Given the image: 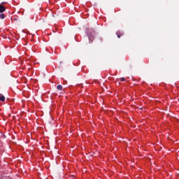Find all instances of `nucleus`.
I'll return each instance as SVG.
<instances>
[{
    "label": "nucleus",
    "instance_id": "obj_5",
    "mask_svg": "<svg viewBox=\"0 0 179 179\" xmlns=\"http://www.w3.org/2000/svg\"><path fill=\"white\" fill-rule=\"evenodd\" d=\"M57 90H62V85H57Z\"/></svg>",
    "mask_w": 179,
    "mask_h": 179
},
{
    "label": "nucleus",
    "instance_id": "obj_9",
    "mask_svg": "<svg viewBox=\"0 0 179 179\" xmlns=\"http://www.w3.org/2000/svg\"><path fill=\"white\" fill-rule=\"evenodd\" d=\"M5 3H6V2L3 1V2L1 3V5H5Z\"/></svg>",
    "mask_w": 179,
    "mask_h": 179
},
{
    "label": "nucleus",
    "instance_id": "obj_8",
    "mask_svg": "<svg viewBox=\"0 0 179 179\" xmlns=\"http://www.w3.org/2000/svg\"><path fill=\"white\" fill-rule=\"evenodd\" d=\"M89 40H90V41H93V38L90 36H89Z\"/></svg>",
    "mask_w": 179,
    "mask_h": 179
},
{
    "label": "nucleus",
    "instance_id": "obj_7",
    "mask_svg": "<svg viewBox=\"0 0 179 179\" xmlns=\"http://www.w3.org/2000/svg\"><path fill=\"white\" fill-rule=\"evenodd\" d=\"M121 82H125V78H120Z\"/></svg>",
    "mask_w": 179,
    "mask_h": 179
},
{
    "label": "nucleus",
    "instance_id": "obj_1",
    "mask_svg": "<svg viewBox=\"0 0 179 179\" xmlns=\"http://www.w3.org/2000/svg\"><path fill=\"white\" fill-rule=\"evenodd\" d=\"M6 10V8H5V6L0 4V13H3Z\"/></svg>",
    "mask_w": 179,
    "mask_h": 179
},
{
    "label": "nucleus",
    "instance_id": "obj_2",
    "mask_svg": "<svg viewBox=\"0 0 179 179\" xmlns=\"http://www.w3.org/2000/svg\"><path fill=\"white\" fill-rule=\"evenodd\" d=\"M116 36L118 38H121V36H124V33L118 31L116 32Z\"/></svg>",
    "mask_w": 179,
    "mask_h": 179
},
{
    "label": "nucleus",
    "instance_id": "obj_3",
    "mask_svg": "<svg viewBox=\"0 0 179 179\" xmlns=\"http://www.w3.org/2000/svg\"><path fill=\"white\" fill-rule=\"evenodd\" d=\"M0 101H5V96L0 94Z\"/></svg>",
    "mask_w": 179,
    "mask_h": 179
},
{
    "label": "nucleus",
    "instance_id": "obj_6",
    "mask_svg": "<svg viewBox=\"0 0 179 179\" xmlns=\"http://www.w3.org/2000/svg\"><path fill=\"white\" fill-rule=\"evenodd\" d=\"M0 19H5V14L3 13L0 14Z\"/></svg>",
    "mask_w": 179,
    "mask_h": 179
},
{
    "label": "nucleus",
    "instance_id": "obj_4",
    "mask_svg": "<svg viewBox=\"0 0 179 179\" xmlns=\"http://www.w3.org/2000/svg\"><path fill=\"white\" fill-rule=\"evenodd\" d=\"M11 20H12V22H13V20L15 22H17V20H19V17H14L11 18Z\"/></svg>",
    "mask_w": 179,
    "mask_h": 179
}]
</instances>
